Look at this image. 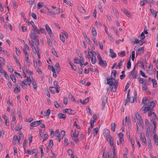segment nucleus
Wrapping results in <instances>:
<instances>
[{
    "mask_svg": "<svg viewBox=\"0 0 158 158\" xmlns=\"http://www.w3.org/2000/svg\"><path fill=\"white\" fill-rule=\"evenodd\" d=\"M148 104H149V105L147 107L143 106L142 107V108H144L143 110H144V113H146L147 111L149 110H151V111H153V108L156 105V104L153 103V102L151 101Z\"/></svg>",
    "mask_w": 158,
    "mask_h": 158,
    "instance_id": "nucleus-1",
    "label": "nucleus"
},
{
    "mask_svg": "<svg viewBox=\"0 0 158 158\" xmlns=\"http://www.w3.org/2000/svg\"><path fill=\"white\" fill-rule=\"evenodd\" d=\"M36 33L35 32H31L30 35V38L32 39V41L33 43L39 40V36L36 34Z\"/></svg>",
    "mask_w": 158,
    "mask_h": 158,
    "instance_id": "nucleus-2",
    "label": "nucleus"
},
{
    "mask_svg": "<svg viewBox=\"0 0 158 158\" xmlns=\"http://www.w3.org/2000/svg\"><path fill=\"white\" fill-rule=\"evenodd\" d=\"M106 79L107 81V84L110 86L113 85L114 82L117 81H115V78L111 77L110 79H109L107 77H106Z\"/></svg>",
    "mask_w": 158,
    "mask_h": 158,
    "instance_id": "nucleus-3",
    "label": "nucleus"
},
{
    "mask_svg": "<svg viewBox=\"0 0 158 158\" xmlns=\"http://www.w3.org/2000/svg\"><path fill=\"white\" fill-rule=\"evenodd\" d=\"M110 132L108 131V132L106 134V137L107 139H109L110 141V144L111 147L114 145L113 140L112 137L110 134Z\"/></svg>",
    "mask_w": 158,
    "mask_h": 158,
    "instance_id": "nucleus-4",
    "label": "nucleus"
},
{
    "mask_svg": "<svg viewBox=\"0 0 158 158\" xmlns=\"http://www.w3.org/2000/svg\"><path fill=\"white\" fill-rule=\"evenodd\" d=\"M30 23H28L29 25ZM30 24L31 25L32 27L34 29L33 31V32H35L38 34H40V30L36 27V26L35 25L34 22L32 21H31L30 22Z\"/></svg>",
    "mask_w": 158,
    "mask_h": 158,
    "instance_id": "nucleus-5",
    "label": "nucleus"
},
{
    "mask_svg": "<svg viewBox=\"0 0 158 158\" xmlns=\"http://www.w3.org/2000/svg\"><path fill=\"white\" fill-rule=\"evenodd\" d=\"M99 64L100 65L102 66L104 68H105L107 65L106 61L105 60H102L101 61V60L99 61Z\"/></svg>",
    "mask_w": 158,
    "mask_h": 158,
    "instance_id": "nucleus-6",
    "label": "nucleus"
},
{
    "mask_svg": "<svg viewBox=\"0 0 158 158\" xmlns=\"http://www.w3.org/2000/svg\"><path fill=\"white\" fill-rule=\"evenodd\" d=\"M134 98L133 97H131L129 99H127L125 100V103L124 105L126 106L127 103L128 102L131 103H132L134 102Z\"/></svg>",
    "mask_w": 158,
    "mask_h": 158,
    "instance_id": "nucleus-7",
    "label": "nucleus"
},
{
    "mask_svg": "<svg viewBox=\"0 0 158 158\" xmlns=\"http://www.w3.org/2000/svg\"><path fill=\"white\" fill-rule=\"evenodd\" d=\"M65 112L67 113L70 115H73L75 114V112L73 110H72L70 109H66L65 110Z\"/></svg>",
    "mask_w": 158,
    "mask_h": 158,
    "instance_id": "nucleus-8",
    "label": "nucleus"
},
{
    "mask_svg": "<svg viewBox=\"0 0 158 158\" xmlns=\"http://www.w3.org/2000/svg\"><path fill=\"white\" fill-rule=\"evenodd\" d=\"M114 86V88H113V87H112L111 89V91L112 92H115L116 90V89L118 87V81H117L114 82V84L113 85Z\"/></svg>",
    "mask_w": 158,
    "mask_h": 158,
    "instance_id": "nucleus-9",
    "label": "nucleus"
},
{
    "mask_svg": "<svg viewBox=\"0 0 158 158\" xmlns=\"http://www.w3.org/2000/svg\"><path fill=\"white\" fill-rule=\"evenodd\" d=\"M28 2H29V4L31 7L33 6V8H35L36 6V3H34V1H29Z\"/></svg>",
    "mask_w": 158,
    "mask_h": 158,
    "instance_id": "nucleus-10",
    "label": "nucleus"
},
{
    "mask_svg": "<svg viewBox=\"0 0 158 158\" xmlns=\"http://www.w3.org/2000/svg\"><path fill=\"white\" fill-rule=\"evenodd\" d=\"M148 101V102H149V100L148 99V98L145 97L143 98L142 100V103L143 104L144 106H147L148 104L146 102L147 101Z\"/></svg>",
    "mask_w": 158,
    "mask_h": 158,
    "instance_id": "nucleus-11",
    "label": "nucleus"
},
{
    "mask_svg": "<svg viewBox=\"0 0 158 158\" xmlns=\"http://www.w3.org/2000/svg\"><path fill=\"white\" fill-rule=\"evenodd\" d=\"M148 84V83H147V82H146L145 83H143V84H142V89H143V90H147L148 86H147V85Z\"/></svg>",
    "mask_w": 158,
    "mask_h": 158,
    "instance_id": "nucleus-12",
    "label": "nucleus"
},
{
    "mask_svg": "<svg viewBox=\"0 0 158 158\" xmlns=\"http://www.w3.org/2000/svg\"><path fill=\"white\" fill-rule=\"evenodd\" d=\"M110 53L111 56L112 58H115L116 56V54L114 52L112 49H110Z\"/></svg>",
    "mask_w": 158,
    "mask_h": 158,
    "instance_id": "nucleus-13",
    "label": "nucleus"
},
{
    "mask_svg": "<svg viewBox=\"0 0 158 158\" xmlns=\"http://www.w3.org/2000/svg\"><path fill=\"white\" fill-rule=\"evenodd\" d=\"M153 139L155 141V144L156 146H157L158 145V138L156 136V134L154 135L153 137Z\"/></svg>",
    "mask_w": 158,
    "mask_h": 158,
    "instance_id": "nucleus-14",
    "label": "nucleus"
},
{
    "mask_svg": "<svg viewBox=\"0 0 158 158\" xmlns=\"http://www.w3.org/2000/svg\"><path fill=\"white\" fill-rule=\"evenodd\" d=\"M58 117L60 118H63L65 119L66 118V115L64 114H63L62 113H59L58 115Z\"/></svg>",
    "mask_w": 158,
    "mask_h": 158,
    "instance_id": "nucleus-15",
    "label": "nucleus"
},
{
    "mask_svg": "<svg viewBox=\"0 0 158 158\" xmlns=\"http://www.w3.org/2000/svg\"><path fill=\"white\" fill-rule=\"evenodd\" d=\"M15 85L16 86V87L14 89V92L15 93H16L17 92H20V88H18V85Z\"/></svg>",
    "mask_w": 158,
    "mask_h": 158,
    "instance_id": "nucleus-16",
    "label": "nucleus"
},
{
    "mask_svg": "<svg viewBox=\"0 0 158 158\" xmlns=\"http://www.w3.org/2000/svg\"><path fill=\"white\" fill-rule=\"evenodd\" d=\"M123 13L125 14L127 16L129 17L130 16V12L128 11L127 10H126L125 9H123Z\"/></svg>",
    "mask_w": 158,
    "mask_h": 158,
    "instance_id": "nucleus-17",
    "label": "nucleus"
},
{
    "mask_svg": "<svg viewBox=\"0 0 158 158\" xmlns=\"http://www.w3.org/2000/svg\"><path fill=\"white\" fill-rule=\"evenodd\" d=\"M91 58L92 63L93 64H94L96 61V58L95 56H94V54H93L92 57H91Z\"/></svg>",
    "mask_w": 158,
    "mask_h": 158,
    "instance_id": "nucleus-18",
    "label": "nucleus"
},
{
    "mask_svg": "<svg viewBox=\"0 0 158 158\" xmlns=\"http://www.w3.org/2000/svg\"><path fill=\"white\" fill-rule=\"evenodd\" d=\"M137 122L139 126H142V127H143V123L142 119H139L137 120Z\"/></svg>",
    "mask_w": 158,
    "mask_h": 158,
    "instance_id": "nucleus-19",
    "label": "nucleus"
},
{
    "mask_svg": "<svg viewBox=\"0 0 158 158\" xmlns=\"http://www.w3.org/2000/svg\"><path fill=\"white\" fill-rule=\"evenodd\" d=\"M79 131L76 130H75L74 133H73V138H77L78 136Z\"/></svg>",
    "mask_w": 158,
    "mask_h": 158,
    "instance_id": "nucleus-20",
    "label": "nucleus"
},
{
    "mask_svg": "<svg viewBox=\"0 0 158 158\" xmlns=\"http://www.w3.org/2000/svg\"><path fill=\"white\" fill-rule=\"evenodd\" d=\"M98 132V128L96 127L93 129V132L94 134V136L95 137L97 135Z\"/></svg>",
    "mask_w": 158,
    "mask_h": 158,
    "instance_id": "nucleus-21",
    "label": "nucleus"
},
{
    "mask_svg": "<svg viewBox=\"0 0 158 158\" xmlns=\"http://www.w3.org/2000/svg\"><path fill=\"white\" fill-rule=\"evenodd\" d=\"M126 52L125 51H122L118 53V56H120L122 57H123L126 55Z\"/></svg>",
    "mask_w": 158,
    "mask_h": 158,
    "instance_id": "nucleus-22",
    "label": "nucleus"
},
{
    "mask_svg": "<svg viewBox=\"0 0 158 158\" xmlns=\"http://www.w3.org/2000/svg\"><path fill=\"white\" fill-rule=\"evenodd\" d=\"M30 126L31 127H36L38 126V124L37 123V121H34L30 124Z\"/></svg>",
    "mask_w": 158,
    "mask_h": 158,
    "instance_id": "nucleus-23",
    "label": "nucleus"
},
{
    "mask_svg": "<svg viewBox=\"0 0 158 158\" xmlns=\"http://www.w3.org/2000/svg\"><path fill=\"white\" fill-rule=\"evenodd\" d=\"M92 33L93 36H96L97 35V33L94 27L92 28Z\"/></svg>",
    "mask_w": 158,
    "mask_h": 158,
    "instance_id": "nucleus-24",
    "label": "nucleus"
},
{
    "mask_svg": "<svg viewBox=\"0 0 158 158\" xmlns=\"http://www.w3.org/2000/svg\"><path fill=\"white\" fill-rule=\"evenodd\" d=\"M10 78L15 83L16 82V79L15 78V76L14 75V74H11L10 75Z\"/></svg>",
    "mask_w": 158,
    "mask_h": 158,
    "instance_id": "nucleus-25",
    "label": "nucleus"
},
{
    "mask_svg": "<svg viewBox=\"0 0 158 158\" xmlns=\"http://www.w3.org/2000/svg\"><path fill=\"white\" fill-rule=\"evenodd\" d=\"M46 29L48 33H50L51 32H52V30L49 27L48 24H46L45 25Z\"/></svg>",
    "mask_w": 158,
    "mask_h": 158,
    "instance_id": "nucleus-26",
    "label": "nucleus"
},
{
    "mask_svg": "<svg viewBox=\"0 0 158 158\" xmlns=\"http://www.w3.org/2000/svg\"><path fill=\"white\" fill-rule=\"evenodd\" d=\"M53 145V140L52 139L50 140L48 144V146L50 148H52Z\"/></svg>",
    "mask_w": 158,
    "mask_h": 158,
    "instance_id": "nucleus-27",
    "label": "nucleus"
},
{
    "mask_svg": "<svg viewBox=\"0 0 158 158\" xmlns=\"http://www.w3.org/2000/svg\"><path fill=\"white\" fill-rule=\"evenodd\" d=\"M152 81L153 82V86L154 88H156L157 87V83L156 80L155 79H152Z\"/></svg>",
    "mask_w": 158,
    "mask_h": 158,
    "instance_id": "nucleus-28",
    "label": "nucleus"
},
{
    "mask_svg": "<svg viewBox=\"0 0 158 158\" xmlns=\"http://www.w3.org/2000/svg\"><path fill=\"white\" fill-rule=\"evenodd\" d=\"M107 99L105 97H104L103 98V99L102 100V105L104 107V106H105L106 103L107 102Z\"/></svg>",
    "mask_w": 158,
    "mask_h": 158,
    "instance_id": "nucleus-29",
    "label": "nucleus"
},
{
    "mask_svg": "<svg viewBox=\"0 0 158 158\" xmlns=\"http://www.w3.org/2000/svg\"><path fill=\"white\" fill-rule=\"evenodd\" d=\"M60 135V136L61 137V139H63L64 136H65V131L64 130L62 131L60 133V134H59V135Z\"/></svg>",
    "mask_w": 158,
    "mask_h": 158,
    "instance_id": "nucleus-30",
    "label": "nucleus"
},
{
    "mask_svg": "<svg viewBox=\"0 0 158 158\" xmlns=\"http://www.w3.org/2000/svg\"><path fill=\"white\" fill-rule=\"evenodd\" d=\"M81 60L78 58H76L74 59V63L76 64H79L80 62H81Z\"/></svg>",
    "mask_w": 158,
    "mask_h": 158,
    "instance_id": "nucleus-31",
    "label": "nucleus"
},
{
    "mask_svg": "<svg viewBox=\"0 0 158 158\" xmlns=\"http://www.w3.org/2000/svg\"><path fill=\"white\" fill-rule=\"evenodd\" d=\"M145 126L146 127H150V124L149 121L147 119H145Z\"/></svg>",
    "mask_w": 158,
    "mask_h": 158,
    "instance_id": "nucleus-32",
    "label": "nucleus"
},
{
    "mask_svg": "<svg viewBox=\"0 0 158 158\" xmlns=\"http://www.w3.org/2000/svg\"><path fill=\"white\" fill-rule=\"evenodd\" d=\"M124 59H123V60H120L119 62L118 63V68L119 69H121L122 68V63L124 62Z\"/></svg>",
    "mask_w": 158,
    "mask_h": 158,
    "instance_id": "nucleus-33",
    "label": "nucleus"
},
{
    "mask_svg": "<svg viewBox=\"0 0 158 158\" xmlns=\"http://www.w3.org/2000/svg\"><path fill=\"white\" fill-rule=\"evenodd\" d=\"M50 110L49 109H48L46 113H44V116H47L48 118L49 117V116L50 115Z\"/></svg>",
    "mask_w": 158,
    "mask_h": 158,
    "instance_id": "nucleus-34",
    "label": "nucleus"
},
{
    "mask_svg": "<svg viewBox=\"0 0 158 158\" xmlns=\"http://www.w3.org/2000/svg\"><path fill=\"white\" fill-rule=\"evenodd\" d=\"M56 87H49V90L51 93H52L53 94L55 93V90Z\"/></svg>",
    "mask_w": 158,
    "mask_h": 158,
    "instance_id": "nucleus-35",
    "label": "nucleus"
},
{
    "mask_svg": "<svg viewBox=\"0 0 158 158\" xmlns=\"http://www.w3.org/2000/svg\"><path fill=\"white\" fill-rule=\"evenodd\" d=\"M150 127H148L147 128V131H146V135L147 137L148 138L149 137V133L150 132Z\"/></svg>",
    "mask_w": 158,
    "mask_h": 158,
    "instance_id": "nucleus-36",
    "label": "nucleus"
},
{
    "mask_svg": "<svg viewBox=\"0 0 158 158\" xmlns=\"http://www.w3.org/2000/svg\"><path fill=\"white\" fill-rule=\"evenodd\" d=\"M96 122V120H94L93 119H91L90 120V126L91 128H92L94 126V123Z\"/></svg>",
    "mask_w": 158,
    "mask_h": 158,
    "instance_id": "nucleus-37",
    "label": "nucleus"
},
{
    "mask_svg": "<svg viewBox=\"0 0 158 158\" xmlns=\"http://www.w3.org/2000/svg\"><path fill=\"white\" fill-rule=\"evenodd\" d=\"M116 127V124L114 123H113L111 124V128L112 131L114 132L115 131V128Z\"/></svg>",
    "mask_w": 158,
    "mask_h": 158,
    "instance_id": "nucleus-38",
    "label": "nucleus"
},
{
    "mask_svg": "<svg viewBox=\"0 0 158 158\" xmlns=\"http://www.w3.org/2000/svg\"><path fill=\"white\" fill-rule=\"evenodd\" d=\"M52 53L55 56L57 57H58L57 53L54 48L52 49Z\"/></svg>",
    "mask_w": 158,
    "mask_h": 158,
    "instance_id": "nucleus-39",
    "label": "nucleus"
},
{
    "mask_svg": "<svg viewBox=\"0 0 158 158\" xmlns=\"http://www.w3.org/2000/svg\"><path fill=\"white\" fill-rule=\"evenodd\" d=\"M35 150V149H33L32 151H31L28 150H27V152L28 154L30 155H32L35 153V152L34 151Z\"/></svg>",
    "mask_w": 158,
    "mask_h": 158,
    "instance_id": "nucleus-40",
    "label": "nucleus"
},
{
    "mask_svg": "<svg viewBox=\"0 0 158 158\" xmlns=\"http://www.w3.org/2000/svg\"><path fill=\"white\" fill-rule=\"evenodd\" d=\"M32 84L33 85V88L36 91L37 90V86L36 85V83L34 81H33L32 82Z\"/></svg>",
    "mask_w": 158,
    "mask_h": 158,
    "instance_id": "nucleus-41",
    "label": "nucleus"
},
{
    "mask_svg": "<svg viewBox=\"0 0 158 158\" xmlns=\"http://www.w3.org/2000/svg\"><path fill=\"white\" fill-rule=\"evenodd\" d=\"M21 85L23 89H26L27 88V85L25 83L22 82Z\"/></svg>",
    "mask_w": 158,
    "mask_h": 158,
    "instance_id": "nucleus-42",
    "label": "nucleus"
},
{
    "mask_svg": "<svg viewBox=\"0 0 158 158\" xmlns=\"http://www.w3.org/2000/svg\"><path fill=\"white\" fill-rule=\"evenodd\" d=\"M25 60L27 64L30 65V60L28 58V56L25 57Z\"/></svg>",
    "mask_w": 158,
    "mask_h": 158,
    "instance_id": "nucleus-43",
    "label": "nucleus"
},
{
    "mask_svg": "<svg viewBox=\"0 0 158 158\" xmlns=\"http://www.w3.org/2000/svg\"><path fill=\"white\" fill-rule=\"evenodd\" d=\"M79 10H80V11H81L82 13H85V10L83 8V7L81 6H80V7H79Z\"/></svg>",
    "mask_w": 158,
    "mask_h": 158,
    "instance_id": "nucleus-44",
    "label": "nucleus"
},
{
    "mask_svg": "<svg viewBox=\"0 0 158 158\" xmlns=\"http://www.w3.org/2000/svg\"><path fill=\"white\" fill-rule=\"evenodd\" d=\"M140 74L143 77L147 78L148 77L147 76L145 75L144 72L142 70H140Z\"/></svg>",
    "mask_w": 158,
    "mask_h": 158,
    "instance_id": "nucleus-45",
    "label": "nucleus"
},
{
    "mask_svg": "<svg viewBox=\"0 0 158 158\" xmlns=\"http://www.w3.org/2000/svg\"><path fill=\"white\" fill-rule=\"evenodd\" d=\"M148 146L149 147V149L151 150V149L152 148V145H151V141L150 139H148Z\"/></svg>",
    "mask_w": 158,
    "mask_h": 158,
    "instance_id": "nucleus-46",
    "label": "nucleus"
},
{
    "mask_svg": "<svg viewBox=\"0 0 158 158\" xmlns=\"http://www.w3.org/2000/svg\"><path fill=\"white\" fill-rule=\"evenodd\" d=\"M131 67V62L130 60H128L127 63V68L128 69H129Z\"/></svg>",
    "mask_w": 158,
    "mask_h": 158,
    "instance_id": "nucleus-47",
    "label": "nucleus"
},
{
    "mask_svg": "<svg viewBox=\"0 0 158 158\" xmlns=\"http://www.w3.org/2000/svg\"><path fill=\"white\" fill-rule=\"evenodd\" d=\"M140 139L141 141L143 142V143H144L145 144H147V142L146 141V139L145 138L143 139L141 137L140 138Z\"/></svg>",
    "mask_w": 158,
    "mask_h": 158,
    "instance_id": "nucleus-48",
    "label": "nucleus"
},
{
    "mask_svg": "<svg viewBox=\"0 0 158 158\" xmlns=\"http://www.w3.org/2000/svg\"><path fill=\"white\" fill-rule=\"evenodd\" d=\"M23 51L24 53L25 54V57H27V56H28L29 54L28 53V52H27V51L26 50V49H25V48H24L23 49Z\"/></svg>",
    "mask_w": 158,
    "mask_h": 158,
    "instance_id": "nucleus-49",
    "label": "nucleus"
},
{
    "mask_svg": "<svg viewBox=\"0 0 158 158\" xmlns=\"http://www.w3.org/2000/svg\"><path fill=\"white\" fill-rule=\"evenodd\" d=\"M40 148L41 150V158H42V156L44 155L43 150L42 147L41 146L40 147Z\"/></svg>",
    "mask_w": 158,
    "mask_h": 158,
    "instance_id": "nucleus-50",
    "label": "nucleus"
},
{
    "mask_svg": "<svg viewBox=\"0 0 158 158\" xmlns=\"http://www.w3.org/2000/svg\"><path fill=\"white\" fill-rule=\"evenodd\" d=\"M60 40L62 42L64 43L65 42V39L64 36L63 35H60Z\"/></svg>",
    "mask_w": 158,
    "mask_h": 158,
    "instance_id": "nucleus-51",
    "label": "nucleus"
},
{
    "mask_svg": "<svg viewBox=\"0 0 158 158\" xmlns=\"http://www.w3.org/2000/svg\"><path fill=\"white\" fill-rule=\"evenodd\" d=\"M71 67L72 69L75 71H76L77 70V68L74 64H71Z\"/></svg>",
    "mask_w": 158,
    "mask_h": 158,
    "instance_id": "nucleus-52",
    "label": "nucleus"
},
{
    "mask_svg": "<svg viewBox=\"0 0 158 158\" xmlns=\"http://www.w3.org/2000/svg\"><path fill=\"white\" fill-rule=\"evenodd\" d=\"M141 38L140 39L141 40H143L144 39H145V37L144 35V33L143 32H142L140 35Z\"/></svg>",
    "mask_w": 158,
    "mask_h": 158,
    "instance_id": "nucleus-53",
    "label": "nucleus"
},
{
    "mask_svg": "<svg viewBox=\"0 0 158 158\" xmlns=\"http://www.w3.org/2000/svg\"><path fill=\"white\" fill-rule=\"evenodd\" d=\"M16 52L18 56H20L21 54V53L20 52V50L17 48H15Z\"/></svg>",
    "mask_w": 158,
    "mask_h": 158,
    "instance_id": "nucleus-54",
    "label": "nucleus"
},
{
    "mask_svg": "<svg viewBox=\"0 0 158 158\" xmlns=\"http://www.w3.org/2000/svg\"><path fill=\"white\" fill-rule=\"evenodd\" d=\"M86 41H88L87 43L89 44L90 43V40L89 39V38L85 35H84Z\"/></svg>",
    "mask_w": 158,
    "mask_h": 158,
    "instance_id": "nucleus-55",
    "label": "nucleus"
},
{
    "mask_svg": "<svg viewBox=\"0 0 158 158\" xmlns=\"http://www.w3.org/2000/svg\"><path fill=\"white\" fill-rule=\"evenodd\" d=\"M89 98H87L86 99H85L83 102V105H85L89 102Z\"/></svg>",
    "mask_w": 158,
    "mask_h": 158,
    "instance_id": "nucleus-56",
    "label": "nucleus"
},
{
    "mask_svg": "<svg viewBox=\"0 0 158 158\" xmlns=\"http://www.w3.org/2000/svg\"><path fill=\"white\" fill-rule=\"evenodd\" d=\"M9 71L10 73H12L13 72V68H12L11 66L10 65H9L8 67Z\"/></svg>",
    "mask_w": 158,
    "mask_h": 158,
    "instance_id": "nucleus-57",
    "label": "nucleus"
},
{
    "mask_svg": "<svg viewBox=\"0 0 158 158\" xmlns=\"http://www.w3.org/2000/svg\"><path fill=\"white\" fill-rule=\"evenodd\" d=\"M135 117L137 118V119L138 120L139 119H141V117L140 116V115L137 113H135Z\"/></svg>",
    "mask_w": 158,
    "mask_h": 158,
    "instance_id": "nucleus-58",
    "label": "nucleus"
},
{
    "mask_svg": "<svg viewBox=\"0 0 158 158\" xmlns=\"http://www.w3.org/2000/svg\"><path fill=\"white\" fill-rule=\"evenodd\" d=\"M43 2H39L38 3L37 5V6L38 8H41L43 6L42 4H43Z\"/></svg>",
    "mask_w": 158,
    "mask_h": 158,
    "instance_id": "nucleus-59",
    "label": "nucleus"
},
{
    "mask_svg": "<svg viewBox=\"0 0 158 158\" xmlns=\"http://www.w3.org/2000/svg\"><path fill=\"white\" fill-rule=\"evenodd\" d=\"M47 43L48 44L50 47H51L52 46V44L51 41L50 39H47Z\"/></svg>",
    "mask_w": 158,
    "mask_h": 158,
    "instance_id": "nucleus-60",
    "label": "nucleus"
},
{
    "mask_svg": "<svg viewBox=\"0 0 158 158\" xmlns=\"http://www.w3.org/2000/svg\"><path fill=\"white\" fill-rule=\"evenodd\" d=\"M48 10V12L51 15L52 17H54V16L55 15L56 13L54 12H52L50 11V10L49 9Z\"/></svg>",
    "mask_w": 158,
    "mask_h": 158,
    "instance_id": "nucleus-61",
    "label": "nucleus"
},
{
    "mask_svg": "<svg viewBox=\"0 0 158 158\" xmlns=\"http://www.w3.org/2000/svg\"><path fill=\"white\" fill-rule=\"evenodd\" d=\"M140 77H139L138 79H139V83H141L142 84H143L144 82V79L143 78H139Z\"/></svg>",
    "mask_w": 158,
    "mask_h": 158,
    "instance_id": "nucleus-62",
    "label": "nucleus"
},
{
    "mask_svg": "<svg viewBox=\"0 0 158 158\" xmlns=\"http://www.w3.org/2000/svg\"><path fill=\"white\" fill-rule=\"evenodd\" d=\"M68 141V140L67 138H66L65 139L64 141L65 146H67L68 145L69 143Z\"/></svg>",
    "mask_w": 158,
    "mask_h": 158,
    "instance_id": "nucleus-63",
    "label": "nucleus"
},
{
    "mask_svg": "<svg viewBox=\"0 0 158 158\" xmlns=\"http://www.w3.org/2000/svg\"><path fill=\"white\" fill-rule=\"evenodd\" d=\"M92 40H93L94 41V44L97 46H98V42H97V40L95 38V37H93L92 39Z\"/></svg>",
    "mask_w": 158,
    "mask_h": 158,
    "instance_id": "nucleus-64",
    "label": "nucleus"
}]
</instances>
